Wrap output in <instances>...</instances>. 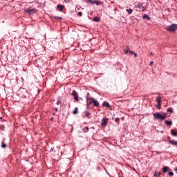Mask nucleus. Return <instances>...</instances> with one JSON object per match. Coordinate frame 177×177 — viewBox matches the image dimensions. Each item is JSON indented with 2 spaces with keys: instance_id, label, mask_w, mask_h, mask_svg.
I'll return each instance as SVG.
<instances>
[{
  "instance_id": "f257e3e1",
  "label": "nucleus",
  "mask_w": 177,
  "mask_h": 177,
  "mask_svg": "<svg viewBox=\"0 0 177 177\" xmlns=\"http://www.w3.org/2000/svg\"><path fill=\"white\" fill-rule=\"evenodd\" d=\"M153 118L155 120H158V121H164L165 118H167V113H153Z\"/></svg>"
},
{
  "instance_id": "f03ea898",
  "label": "nucleus",
  "mask_w": 177,
  "mask_h": 177,
  "mask_svg": "<svg viewBox=\"0 0 177 177\" xmlns=\"http://www.w3.org/2000/svg\"><path fill=\"white\" fill-rule=\"evenodd\" d=\"M176 30H177V24H173L167 27V30L169 31L170 32H174V31H175Z\"/></svg>"
},
{
  "instance_id": "7ed1b4c3",
  "label": "nucleus",
  "mask_w": 177,
  "mask_h": 177,
  "mask_svg": "<svg viewBox=\"0 0 177 177\" xmlns=\"http://www.w3.org/2000/svg\"><path fill=\"white\" fill-rule=\"evenodd\" d=\"M88 3H90L91 5H100L101 2L99 0L92 1V0H87Z\"/></svg>"
},
{
  "instance_id": "20e7f679",
  "label": "nucleus",
  "mask_w": 177,
  "mask_h": 177,
  "mask_svg": "<svg viewBox=\"0 0 177 177\" xmlns=\"http://www.w3.org/2000/svg\"><path fill=\"white\" fill-rule=\"evenodd\" d=\"M91 104H92V103H93V106H95V107H99L100 104L99 102H97V100H95L93 98V100L90 102Z\"/></svg>"
},
{
  "instance_id": "39448f33",
  "label": "nucleus",
  "mask_w": 177,
  "mask_h": 177,
  "mask_svg": "<svg viewBox=\"0 0 177 177\" xmlns=\"http://www.w3.org/2000/svg\"><path fill=\"white\" fill-rule=\"evenodd\" d=\"M72 96L74 97V100L78 102V93H77L75 91H73L72 92Z\"/></svg>"
},
{
  "instance_id": "423d86ee",
  "label": "nucleus",
  "mask_w": 177,
  "mask_h": 177,
  "mask_svg": "<svg viewBox=\"0 0 177 177\" xmlns=\"http://www.w3.org/2000/svg\"><path fill=\"white\" fill-rule=\"evenodd\" d=\"M107 121H109V118L102 119L101 125H102V127H106L107 125Z\"/></svg>"
},
{
  "instance_id": "0eeeda50",
  "label": "nucleus",
  "mask_w": 177,
  "mask_h": 177,
  "mask_svg": "<svg viewBox=\"0 0 177 177\" xmlns=\"http://www.w3.org/2000/svg\"><path fill=\"white\" fill-rule=\"evenodd\" d=\"M25 12H26V13H30V15H32L35 10L34 9L28 8L25 10Z\"/></svg>"
},
{
  "instance_id": "6e6552de",
  "label": "nucleus",
  "mask_w": 177,
  "mask_h": 177,
  "mask_svg": "<svg viewBox=\"0 0 177 177\" xmlns=\"http://www.w3.org/2000/svg\"><path fill=\"white\" fill-rule=\"evenodd\" d=\"M136 8H140V9H142V10H145V7H143V3H138Z\"/></svg>"
},
{
  "instance_id": "1a4fd4ad",
  "label": "nucleus",
  "mask_w": 177,
  "mask_h": 177,
  "mask_svg": "<svg viewBox=\"0 0 177 177\" xmlns=\"http://www.w3.org/2000/svg\"><path fill=\"white\" fill-rule=\"evenodd\" d=\"M57 9H59V12H63V9H64V6L58 4L57 6Z\"/></svg>"
},
{
  "instance_id": "9d476101",
  "label": "nucleus",
  "mask_w": 177,
  "mask_h": 177,
  "mask_svg": "<svg viewBox=\"0 0 177 177\" xmlns=\"http://www.w3.org/2000/svg\"><path fill=\"white\" fill-rule=\"evenodd\" d=\"M169 143H170V145H172L173 146H176L177 147V141L171 140L169 141Z\"/></svg>"
},
{
  "instance_id": "9b49d317",
  "label": "nucleus",
  "mask_w": 177,
  "mask_h": 177,
  "mask_svg": "<svg viewBox=\"0 0 177 177\" xmlns=\"http://www.w3.org/2000/svg\"><path fill=\"white\" fill-rule=\"evenodd\" d=\"M171 133L172 136H177V131H175L174 129H171Z\"/></svg>"
},
{
  "instance_id": "f8f14e48",
  "label": "nucleus",
  "mask_w": 177,
  "mask_h": 177,
  "mask_svg": "<svg viewBox=\"0 0 177 177\" xmlns=\"http://www.w3.org/2000/svg\"><path fill=\"white\" fill-rule=\"evenodd\" d=\"M102 106H105V107H111L110 106V104H109V102H104L103 104H102Z\"/></svg>"
},
{
  "instance_id": "ddd939ff",
  "label": "nucleus",
  "mask_w": 177,
  "mask_h": 177,
  "mask_svg": "<svg viewBox=\"0 0 177 177\" xmlns=\"http://www.w3.org/2000/svg\"><path fill=\"white\" fill-rule=\"evenodd\" d=\"M82 131H83V132L86 133V132L89 131V128L88 127H85L83 128Z\"/></svg>"
},
{
  "instance_id": "4468645a",
  "label": "nucleus",
  "mask_w": 177,
  "mask_h": 177,
  "mask_svg": "<svg viewBox=\"0 0 177 177\" xmlns=\"http://www.w3.org/2000/svg\"><path fill=\"white\" fill-rule=\"evenodd\" d=\"M156 102H157L158 104H160L161 103V97L158 96L156 97Z\"/></svg>"
},
{
  "instance_id": "2eb2a0df",
  "label": "nucleus",
  "mask_w": 177,
  "mask_h": 177,
  "mask_svg": "<svg viewBox=\"0 0 177 177\" xmlns=\"http://www.w3.org/2000/svg\"><path fill=\"white\" fill-rule=\"evenodd\" d=\"M86 97L88 99V100H93V98L92 97H91V95L89 94V93H87Z\"/></svg>"
},
{
  "instance_id": "dca6fc26",
  "label": "nucleus",
  "mask_w": 177,
  "mask_h": 177,
  "mask_svg": "<svg viewBox=\"0 0 177 177\" xmlns=\"http://www.w3.org/2000/svg\"><path fill=\"white\" fill-rule=\"evenodd\" d=\"M166 125H172V121L169 120H165V121Z\"/></svg>"
},
{
  "instance_id": "f3484780",
  "label": "nucleus",
  "mask_w": 177,
  "mask_h": 177,
  "mask_svg": "<svg viewBox=\"0 0 177 177\" xmlns=\"http://www.w3.org/2000/svg\"><path fill=\"white\" fill-rule=\"evenodd\" d=\"M143 19H147V20H150V17L149 15L145 14L142 17Z\"/></svg>"
},
{
  "instance_id": "a211bd4d",
  "label": "nucleus",
  "mask_w": 177,
  "mask_h": 177,
  "mask_svg": "<svg viewBox=\"0 0 177 177\" xmlns=\"http://www.w3.org/2000/svg\"><path fill=\"white\" fill-rule=\"evenodd\" d=\"M93 21H96V22L100 21V18H99L97 17H95L93 18Z\"/></svg>"
},
{
  "instance_id": "6ab92c4d",
  "label": "nucleus",
  "mask_w": 177,
  "mask_h": 177,
  "mask_svg": "<svg viewBox=\"0 0 177 177\" xmlns=\"http://www.w3.org/2000/svg\"><path fill=\"white\" fill-rule=\"evenodd\" d=\"M126 12H127L129 13V15H131L133 10H132V9L129 8V9H127Z\"/></svg>"
},
{
  "instance_id": "aec40b11",
  "label": "nucleus",
  "mask_w": 177,
  "mask_h": 177,
  "mask_svg": "<svg viewBox=\"0 0 177 177\" xmlns=\"http://www.w3.org/2000/svg\"><path fill=\"white\" fill-rule=\"evenodd\" d=\"M162 171H163V172H168V167H163Z\"/></svg>"
},
{
  "instance_id": "412c9836",
  "label": "nucleus",
  "mask_w": 177,
  "mask_h": 177,
  "mask_svg": "<svg viewBox=\"0 0 177 177\" xmlns=\"http://www.w3.org/2000/svg\"><path fill=\"white\" fill-rule=\"evenodd\" d=\"M161 176V173L160 172H155L154 173V176L157 177V176Z\"/></svg>"
},
{
  "instance_id": "4be33fe9",
  "label": "nucleus",
  "mask_w": 177,
  "mask_h": 177,
  "mask_svg": "<svg viewBox=\"0 0 177 177\" xmlns=\"http://www.w3.org/2000/svg\"><path fill=\"white\" fill-rule=\"evenodd\" d=\"M57 106H62V101L60 100L57 101Z\"/></svg>"
},
{
  "instance_id": "5701e85b",
  "label": "nucleus",
  "mask_w": 177,
  "mask_h": 177,
  "mask_svg": "<svg viewBox=\"0 0 177 177\" xmlns=\"http://www.w3.org/2000/svg\"><path fill=\"white\" fill-rule=\"evenodd\" d=\"M77 113H78V108L77 107L75 108V110L73 111V114H77Z\"/></svg>"
},
{
  "instance_id": "b1692460",
  "label": "nucleus",
  "mask_w": 177,
  "mask_h": 177,
  "mask_svg": "<svg viewBox=\"0 0 177 177\" xmlns=\"http://www.w3.org/2000/svg\"><path fill=\"white\" fill-rule=\"evenodd\" d=\"M91 115V113L88 111L85 112V117H89V115Z\"/></svg>"
},
{
  "instance_id": "393cba45",
  "label": "nucleus",
  "mask_w": 177,
  "mask_h": 177,
  "mask_svg": "<svg viewBox=\"0 0 177 177\" xmlns=\"http://www.w3.org/2000/svg\"><path fill=\"white\" fill-rule=\"evenodd\" d=\"M1 147H3V149H5V147H6V144H5L4 142H2Z\"/></svg>"
},
{
  "instance_id": "a878e982",
  "label": "nucleus",
  "mask_w": 177,
  "mask_h": 177,
  "mask_svg": "<svg viewBox=\"0 0 177 177\" xmlns=\"http://www.w3.org/2000/svg\"><path fill=\"white\" fill-rule=\"evenodd\" d=\"M168 175H169V176H174V172L170 171V172H169Z\"/></svg>"
},
{
  "instance_id": "bb28decb",
  "label": "nucleus",
  "mask_w": 177,
  "mask_h": 177,
  "mask_svg": "<svg viewBox=\"0 0 177 177\" xmlns=\"http://www.w3.org/2000/svg\"><path fill=\"white\" fill-rule=\"evenodd\" d=\"M53 150H55V147L50 148L49 152H50V153H52V152H53Z\"/></svg>"
},
{
  "instance_id": "cd10ccee",
  "label": "nucleus",
  "mask_w": 177,
  "mask_h": 177,
  "mask_svg": "<svg viewBox=\"0 0 177 177\" xmlns=\"http://www.w3.org/2000/svg\"><path fill=\"white\" fill-rule=\"evenodd\" d=\"M167 111H169V113H172V108H169Z\"/></svg>"
},
{
  "instance_id": "c85d7f7f",
  "label": "nucleus",
  "mask_w": 177,
  "mask_h": 177,
  "mask_svg": "<svg viewBox=\"0 0 177 177\" xmlns=\"http://www.w3.org/2000/svg\"><path fill=\"white\" fill-rule=\"evenodd\" d=\"M55 19L57 20H62V17H55Z\"/></svg>"
},
{
  "instance_id": "c756f323",
  "label": "nucleus",
  "mask_w": 177,
  "mask_h": 177,
  "mask_svg": "<svg viewBox=\"0 0 177 177\" xmlns=\"http://www.w3.org/2000/svg\"><path fill=\"white\" fill-rule=\"evenodd\" d=\"M129 53H130L131 55H133V53H135V52H133L132 50H129Z\"/></svg>"
},
{
  "instance_id": "7c9ffc66",
  "label": "nucleus",
  "mask_w": 177,
  "mask_h": 177,
  "mask_svg": "<svg viewBox=\"0 0 177 177\" xmlns=\"http://www.w3.org/2000/svg\"><path fill=\"white\" fill-rule=\"evenodd\" d=\"M115 121V122H118V121H120V118H116Z\"/></svg>"
},
{
  "instance_id": "2f4dec72",
  "label": "nucleus",
  "mask_w": 177,
  "mask_h": 177,
  "mask_svg": "<svg viewBox=\"0 0 177 177\" xmlns=\"http://www.w3.org/2000/svg\"><path fill=\"white\" fill-rule=\"evenodd\" d=\"M153 64H154V62L151 61V62L149 63V66H153Z\"/></svg>"
},
{
  "instance_id": "473e14b6",
  "label": "nucleus",
  "mask_w": 177,
  "mask_h": 177,
  "mask_svg": "<svg viewBox=\"0 0 177 177\" xmlns=\"http://www.w3.org/2000/svg\"><path fill=\"white\" fill-rule=\"evenodd\" d=\"M128 52H129V50H125L124 53H126V55L128 53Z\"/></svg>"
},
{
  "instance_id": "72a5a7b5",
  "label": "nucleus",
  "mask_w": 177,
  "mask_h": 177,
  "mask_svg": "<svg viewBox=\"0 0 177 177\" xmlns=\"http://www.w3.org/2000/svg\"><path fill=\"white\" fill-rule=\"evenodd\" d=\"M78 15H79L80 16H82V12H78Z\"/></svg>"
},
{
  "instance_id": "f704fd0d",
  "label": "nucleus",
  "mask_w": 177,
  "mask_h": 177,
  "mask_svg": "<svg viewBox=\"0 0 177 177\" xmlns=\"http://www.w3.org/2000/svg\"><path fill=\"white\" fill-rule=\"evenodd\" d=\"M133 55H134L135 57H138V55L136 53H133Z\"/></svg>"
},
{
  "instance_id": "c9c22d12",
  "label": "nucleus",
  "mask_w": 177,
  "mask_h": 177,
  "mask_svg": "<svg viewBox=\"0 0 177 177\" xmlns=\"http://www.w3.org/2000/svg\"><path fill=\"white\" fill-rule=\"evenodd\" d=\"M156 107H157L158 109H160V104H158V105H156Z\"/></svg>"
},
{
  "instance_id": "e433bc0d",
  "label": "nucleus",
  "mask_w": 177,
  "mask_h": 177,
  "mask_svg": "<svg viewBox=\"0 0 177 177\" xmlns=\"http://www.w3.org/2000/svg\"><path fill=\"white\" fill-rule=\"evenodd\" d=\"M55 111H57V108L55 109Z\"/></svg>"
}]
</instances>
